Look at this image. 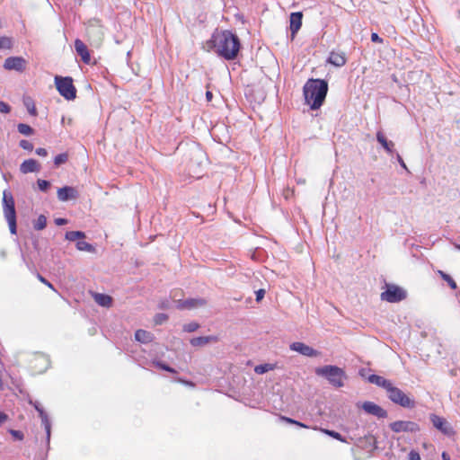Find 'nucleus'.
<instances>
[{
    "mask_svg": "<svg viewBox=\"0 0 460 460\" xmlns=\"http://www.w3.org/2000/svg\"><path fill=\"white\" fill-rule=\"evenodd\" d=\"M208 51H214L225 60H234L240 52L241 42L238 36L228 30L217 29L204 45Z\"/></svg>",
    "mask_w": 460,
    "mask_h": 460,
    "instance_id": "obj_1",
    "label": "nucleus"
},
{
    "mask_svg": "<svg viewBox=\"0 0 460 460\" xmlns=\"http://www.w3.org/2000/svg\"><path fill=\"white\" fill-rule=\"evenodd\" d=\"M328 83L324 79H309L303 87L305 103L313 111L320 109L323 104L327 93Z\"/></svg>",
    "mask_w": 460,
    "mask_h": 460,
    "instance_id": "obj_2",
    "label": "nucleus"
},
{
    "mask_svg": "<svg viewBox=\"0 0 460 460\" xmlns=\"http://www.w3.org/2000/svg\"><path fill=\"white\" fill-rule=\"evenodd\" d=\"M314 373L318 376L324 377L331 385L336 388L344 386V380L347 379L345 371L334 365L316 367Z\"/></svg>",
    "mask_w": 460,
    "mask_h": 460,
    "instance_id": "obj_3",
    "label": "nucleus"
},
{
    "mask_svg": "<svg viewBox=\"0 0 460 460\" xmlns=\"http://www.w3.org/2000/svg\"><path fill=\"white\" fill-rule=\"evenodd\" d=\"M3 208L4 217L9 226L10 233L12 234H16L17 223L15 204L12 193L8 190H4L3 193Z\"/></svg>",
    "mask_w": 460,
    "mask_h": 460,
    "instance_id": "obj_4",
    "label": "nucleus"
},
{
    "mask_svg": "<svg viewBox=\"0 0 460 460\" xmlns=\"http://www.w3.org/2000/svg\"><path fill=\"white\" fill-rule=\"evenodd\" d=\"M54 82L58 92L66 100L73 101L76 98L77 91L71 76L56 75Z\"/></svg>",
    "mask_w": 460,
    "mask_h": 460,
    "instance_id": "obj_5",
    "label": "nucleus"
},
{
    "mask_svg": "<svg viewBox=\"0 0 460 460\" xmlns=\"http://www.w3.org/2000/svg\"><path fill=\"white\" fill-rule=\"evenodd\" d=\"M387 397L394 403L406 409L415 407V400L406 394L402 390L392 385L386 392Z\"/></svg>",
    "mask_w": 460,
    "mask_h": 460,
    "instance_id": "obj_6",
    "label": "nucleus"
},
{
    "mask_svg": "<svg viewBox=\"0 0 460 460\" xmlns=\"http://www.w3.org/2000/svg\"><path fill=\"white\" fill-rule=\"evenodd\" d=\"M406 296L407 292L402 288L394 284H385V291L380 295L381 300L389 303H399Z\"/></svg>",
    "mask_w": 460,
    "mask_h": 460,
    "instance_id": "obj_7",
    "label": "nucleus"
},
{
    "mask_svg": "<svg viewBox=\"0 0 460 460\" xmlns=\"http://www.w3.org/2000/svg\"><path fill=\"white\" fill-rule=\"evenodd\" d=\"M389 428L394 433L407 432L415 434L420 430V425L411 420H396L391 422Z\"/></svg>",
    "mask_w": 460,
    "mask_h": 460,
    "instance_id": "obj_8",
    "label": "nucleus"
},
{
    "mask_svg": "<svg viewBox=\"0 0 460 460\" xmlns=\"http://www.w3.org/2000/svg\"><path fill=\"white\" fill-rule=\"evenodd\" d=\"M30 403L33 405L34 409L38 411L39 416L41 420V423L44 426L46 435H47V444H49L50 434H51V423L49 419L47 412L44 411L43 407L40 405L39 402L30 401Z\"/></svg>",
    "mask_w": 460,
    "mask_h": 460,
    "instance_id": "obj_9",
    "label": "nucleus"
},
{
    "mask_svg": "<svg viewBox=\"0 0 460 460\" xmlns=\"http://www.w3.org/2000/svg\"><path fill=\"white\" fill-rule=\"evenodd\" d=\"M289 349L303 356L309 358H315L320 356L321 352L314 348L305 344L304 342L296 341L289 345Z\"/></svg>",
    "mask_w": 460,
    "mask_h": 460,
    "instance_id": "obj_10",
    "label": "nucleus"
},
{
    "mask_svg": "<svg viewBox=\"0 0 460 460\" xmlns=\"http://www.w3.org/2000/svg\"><path fill=\"white\" fill-rule=\"evenodd\" d=\"M26 63L22 57H9L4 60L3 66L5 70L23 72L26 68Z\"/></svg>",
    "mask_w": 460,
    "mask_h": 460,
    "instance_id": "obj_11",
    "label": "nucleus"
},
{
    "mask_svg": "<svg viewBox=\"0 0 460 460\" xmlns=\"http://www.w3.org/2000/svg\"><path fill=\"white\" fill-rule=\"evenodd\" d=\"M429 419L434 428L444 435L450 436L453 434V429L446 419L436 414H430Z\"/></svg>",
    "mask_w": 460,
    "mask_h": 460,
    "instance_id": "obj_12",
    "label": "nucleus"
},
{
    "mask_svg": "<svg viewBox=\"0 0 460 460\" xmlns=\"http://www.w3.org/2000/svg\"><path fill=\"white\" fill-rule=\"evenodd\" d=\"M361 408L367 413L377 417L378 419H385L387 417V411L382 408L380 405L366 401L361 404Z\"/></svg>",
    "mask_w": 460,
    "mask_h": 460,
    "instance_id": "obj_13",
    "label": "nucleus"
},
{
    "mask_svg": "<svg viewBox=\"0 0 460 460\" xmlns=\"http://www.w3.org/2000/svg\"><path fill=\"white\" fill-rule=\"evenodd\" d=\"M59 201L67 202L69 200L77 199L79 198L78 190L72 186H64L57 191Z\"/></svg>",
    "mask_w": 460,
    "mask_h": 460,
    "instance_id": "obj_14",
    "label": "nucleus"
},
{
    "mask_svg": "<svg viewBox=\"0 0 460 460\" xmlns=\"http://www.w3.org/2000/svg\"><path fill=\"white\" fill-rule=\"evenodd\" d=\"M176 307L179 310H190L199 306L206 305V300L203 298H188L185 300H177Z\"/></svg>",
    "mask_w": 460,
    "mask_h": 460,
    "instance_id": "obj_15",
    "label": "nucleus"
},
{
    "mask_svg": "<svg viewBox=\"0 0 460 460\" xmlns=\"http://www.w3.org/2000/svg\"><path fill=\"white\" fill-rule=\"evenodd\" d=\"M303 20V13L302 12H295L291 13L289 17V29L291 31V36L294 38L298 31L301 29Z\"/></svg>",
    "mask_w": 460,
    "mask_h": 460,
    "instance_id": "obj_16",
    "label": "nucleus"
},
{
    "mask_svg": "<svg viewBox=\"0 0 460 460\" xmlns=\"http://www.w3.org/2000/svg\"><path fill=\"white\" fill-rule=\"evenodd\" d=\"M75 49L84 63L89 64L91 61V55L87 46L79 39L75 40Z\"/></svg>",
    "mask_w": 460,
    "mask_h": 460,
    "instance_id": "obj_17",
    "label": "nucleus"
},
{
    "mask_svg": "<svg viewBox=\"0 0 460 460\" xmlns=\"http://www.w3.org/2000/svg\"><path fill=\"white\" fill-rule=\"evenodd\" d=\"M40 164L35 159L24 160L20 165V171L22 173L38 172L40 171Z\"/></svg>",
    "mask_w": 460,
    "mask_h": 460,
    "instance_id": "obj_18",
    "label": "nucleus"
},
{
    "mask_svg": "<svg viewBox=\"0 0 460 460\" xmlns=\"http://www.w3.org/2000/svg\"><path fill=\"white\" fill-rule=\"evenodd\" d=\"M327 62L336 67H341L346 64L347 58L343 52L332 51L327 58Z\"/></svg>",
    "mask_w": 460,
    "mask_h": 460,
    "instance_id": "obj_19",
    "label": "nucleus"
},
{
    "mask_svg": "<svg viewBox=\"0 0 460 460\" xmlns=\"http://www.w3.org/2000/svg\"><path fill=\"white\" fill-rule=\"evenodd\" d=\"M218 341V337L216 336V335H209V336H199V337H195V338H192L190 341V343L193 346V347H202V346H205L208 343H213V342H217Z\"/></svg>",
    "mask_w": 460,
    "mask_h": 460,
    "instance_id": "obj_20",
    "label": "nucleus"
},
{
    "mask_svg": "<svg viewBox=\"0 0 460 460\" xmlns=\"http://www.w3.org/2000/svg\"><path fill=\"white\" fill-rule=\"evenodd\" d=\"M367 381L370 384H374L379 387L384 388L386 392L389 389V387L393 385V383L390 380L376 374L368 376Z\"/></svg>",
    "mask_w": 460,
    "mask_h": 460,
    "instance_id": "obj_21",
    "label": "nucleus"
},
{
    "mask_svg": "<svg viewBox=\"0 0 460 460\" xmlns=\"http://www.w3.org/2000/svg\"><path fill=\"white\" fill-rule=\"evenodd\" d=\"M376 140L384 147V149L390 155L394 153V142L388 140L383 131L376 132Z\"/></svg>",
    "mask_w": 460,
    "mask_h": 460,
    "instance_id": "obj_22",
    "label": "nucleus"
},
{
    "mask_svg": "<svg viewBox=\"0 0 460 460\" xmlns=\"http://www.w3.org/2000/svg\"><path fill=\"white\" fill-rule=\"evenodd\" d=\"M135 339L138 342L146 344V343L152 342L153 340L155 339V336L150 332L139 329V330L136 331V332H135Z\"/></svg>",
    "mask_w": 460,
    "mask_h": 460,
    "instance_id": "obj_23",
    "label": "nucleus"
},
{
    "mask_svg": "<svg viewBox=\"0 0 460 460\" xmlns=\"http://www.w3.org/2000/svg\"><path fill=\"white\" fill-rule=\"evenodd\" d=\"M88 31L89 33H96L99 39H101L104 34L101 21L98 19L91 20L89 22Z\"/></svg>",
    "mask_w": 460,
    "mask_h": 460,
    "instance_id": "obj_24",
    "label": "nucleus"
},
{
    "mask_svg": "<svg viewBox=\"0 0 460 460\" xmlns=\"http://www.w3.org/2000/svg\"><path fill=\"white\" fill-rule=\"evenodd\" d=\"M94 300L98 305L105 307H109L112 304L111 296L106 294L96 293L94 295Z\"/></svg>",
    "mask_w": 460,
    "mask_h": 460,
    "instance_id": "obj_25",
    "label": "nucleus"
},
{
    "mask_svg": "<svg viewBox=\"0 0 460 460\" xmlns=\"http://www.w3.org/2000/svg\"><path fill=\"white\" fill-rule=\"evenodd\" d=\"M86 237L85 233L83 231H67L65 234V238L67 241L75 242Z\"/></svg>",
    "mask_w": 460,
    "mask_h": 460,
    "instance_id": "obj_26",
    "label": "nucleus"
},
{
    "mask_svg": "<svg viewBox=\"0 0 460 460\" xmlns=\"http://www.w3.org/2000/svg\"><path fill=\"white\" fill-rule=\"evenodd\" d=\"M75 247L78 251H84L88 252H93L95 251V248L93 244L84 241L83 239H80L76 242Z\"/></svg>",
    "mask_w": 460,
    "mask_h": 460,
    "instance_id": "obj_27",
    "label": "nucleus"
},
{
    "mask_svg": "<svg viewBox=\"0 0 460 460\" xmlns=\"http://www.w3.org/2000/svg\"><path fill=\"white\" fill-rule=\"evenodd\" d=\"M17 130L19 133L24 136H31L34 133V129L28 124L19 123L17 125Z\"/></svg>",
    "mask_w": 460,
    "mask_h": 460,
    "instance_id": "obj_28",
    "label": "nucleus"
},
{
    "mask_svg": "<svg viewBox=\"0 0 460 460\" xmlns=\"http://www.w3.org/2000/svg\"><path fill=\"white\" fill-rule=\"evenodd\" d=\"M438 274L441 277V279L443 280H445L452 289H456V288H457L456 282L453 279V278L449 274H447L442 270H438Z\"/></svg>",
    "mask_w": 460,
    "mask_h": 460,
    "instance_id": "obj_29",
    "label": "nucleus"
},
{
    "mask_svg": "<svg viewBox=\"0 0 460 460\" xmlns=\"http://www.w3.org/2000/svg\"><path fill=\"white\" fill-rule=\"evenodd\" d=\"M321 431L326 435H328L329 437L334 438V439H337L339 441H341V442H346V439L339 432L335 431V430H332V429H321Z\"/></svg>",
    "mask_w": 460,
    "mask_h": 460,
    "instance_id": "obj_30",
    "label": "nucleus"
},
{
    "mask_svg": "<svg viewBox=\"0 0 460 460\" xmlns=\"http://www.w3.org/2000/svg\"><path fill=\"white\" fill-rule=\"evenodd\" d=\"M47 226V217L44 215H40L33 224L35 230H42Z\"/></svg>",
    "mask_w": 460,
    "mask_h": 460,
    "instance_id": "obj_31",
    "label": "nucleus"
},
{
    "mask_svg": "<svg viewBox=\"0 0 460 460\" xmlns=\"http://www.w3.org/2000/svg\"><path fill=\"white\" fill-rule=\"evenodd\" d=\"M279 419L286 422V423H288V424H294L297 427H300V428H305V429H309L310 427L301 421H298L296 420H294L292 418H289V417H286V416H280Z\"/></svg>",
    "mask_w": 460,
    "mask_h": 460,
    "instance_id": "obj_32",
    "label": "nucleus"
},
{
    "mask_svg": "<svg viewBox=\"0 0 460 460\" xmlns=\"http://www.w3.org/2000/svg\"><path fill=\"white\" fill-rule=\"evenodd\" d=\"M272 369H273L272 365L266 363V364H261V365L256 366L254 368V371L257 374L261 375V374L267 373L268 371L272 370Z\"/></svg>",
    "mask_w": 460,
    "mask_h": 460,
    "instance_id": "obj_33",
    "label": "nucleus"
},
{
    "mask_svg": "<svg viewBox=\"0 0 460 460\" xmlns=\"http://www.w3.org/2000/svg\"><path fill=\"white\" fill-rule=\"evenodd\" d=\"M67 159H68V155L66 153L58 154V155H56L54 157V164L56 166H59V165L66 163Z\"/></svg>",
    "mask_w": 460,
    "mask_h": 460,
    "instance_id": "obj_34",
    "label": "nucleus"
},
{
    "mask_svg": "<svg viewBox=\"0 0 460 460\" xmlns=\"http://www.w3.org/2000/svg\"><path fill=\"white\" fill-rule=\"evenodd\" d=\"M37 185L40 191L47 192L49 190L51 183L49 181L39 179L37 181Z\"/></svg>",
    "mask_w": 460,
    "mask_h": 460,
    "instance_id": "obj_35",
    "label": "nucleus"
},
{
    "mask_svg": "<svg viewBox=\"0 0 460 460\" xmlns=\"http://www.w3.org/2000/svg\"><path fill=\"white\" fill-rule=\"evenodd\" d=\"M13 47L12 40L8 37H0V49H10Z\"/></svg>",
    "mask_w": 460,
    "mask_h": 460,
    "instance_id": "obj_36",
    "label": "nucleus"
},
{
    "mask_svg": "<svg viewBox=\"0 0 460 460\" xmlns=\"http://www.w3.org/2000/svg\"><path fill=\"white\" fill-rule=\"evenodd\" d=\"M154 364L160 369L170 372V373H176L175 369L167 365L166 363L163 361H154Z\"/></svg>",
    "mask_w": 460,
    "mask_h": 460,
    "instance_id": "obj_37",
    "label": "nucleus"
},
{
    "mask_svg": "<svg viewBox=\"0 0 460 460\" xmlns=\"http://www.w3.org/2000/svg\"><path fill=\"white\" fill-rule=\"evenodd\" d=\"M199 328V324L195 322H191L183 325V331L186 332H193Z\"/></svg>",
    "mask_w": 460,
    "mask_h": 460,
    "instance_id": "obj_38",
    "label": "nucleus"
},
{
    "mask_svg": "<svg viewBox=\"0 0 460 460\" xmlns=\"http://www.w3.org/2000/svg\"><path fill=\"white\" fill-rule=\"evenodd\" d=\"M24 104L28 110V112L32 115V116H36L37 115V111H36V107L34 105V103L31 102V101H25L24 102Z\"/></svg>",
    "mask_w": 460,
    "mask_h": 460,
    "instance_id": "obj_39",
    "label": "nucleus"
},
{
    "mask_svg": "<svg viewBox=\"0 0 460 460\" xmlns=\"http://www.w3.org/2000/svg\"><path fill=\"white\" fill-rule=\"evenodd\" d=\"M19 146L27 151H32L33 150V144L28 140L22 139L20 141Z\"/></svg>",
    "mask_w": 460,
    "mask_h": 460,
    "instance_id": "obj_40",
    "label": "nucleus"
},
{
    "mask_svg": "<svg viewBox=\"0 0 460 460\" xmlns=\"http://www.w3.org/2000/svg\"><path fill=\"white\" fill-rule=\"evenodd\" d=\"M9 433L15 440H22L24 438V435L21 430L10 429Z\"/></svg>",
    "mask_w": 460,
    "mask_h": 460,
    "instance_id": "obj_41",
    "label": "nucleus"
},
{
    "mask_svg": "<svg viewBox=\"0 0 460 460\" xmlns=\"http://www.w3.org/2000/svg\"><path fill=\"white\" fill-rule=\"evenodd\" d=\"M11 111V106L3 101H0V112L7 114Z\"/></svg>",
    "mask_w": 460,
    "mask_h": 460,
    "instance_id": "obj_42",
    "label": "nucleus"
},
{
    "mask_svg": "<svg viewBox=\"0 0 460 460\" xmlns=\"http://www.w3.org/2000/svg\"><path fill=\"white\" fill-rule=\"evenodd\" d=\"M168 319V315L165 314H157L155 317V322L156 324H162Z\"/></svg>",
    "mask_w": 460,
    "mask_h": 460,
    "instance_id": "obj_43",
    "label": "nucleus"
},
{
    "mask_svg": "<svg viewBox=\"0 0 460 460\" xmlns=\"http://www.w3.org/2000/svg\"><path fill=\"white\" fill-rule=\"evenodd\" d=\"M37 279L43 284H45L47 287H49V288H51L52 290H56L54 286L48 280L46 279L42 275H40V273H37Z\"/></svg>",
    "mask_w": 460,
    "mask_h": 460,
    "instance_id": "obj_44",
    "label": "nucleus"
},
{
    "mask_svg": "<svg viewBox=\"0 0 460 460\" xmlns=\"http://www.w3.org/2000/svg\"><path fill=\"white\" fill-rule=\"evenodd\" d=\"M255 296H256V301L257 302H260L261 300H262V298L264 297L265 296V289L263 288H260L258 289L256 292H255Z\"/></svg>",
    "mask_w": 460,
    "mask_h": 460,
    "instance_id": "obj_45",
    "label": "nucleus"
},
{
    "mask_svg": "<svg viewBox=\"0 0 460 460\" xmlns=\"http://www.w3.org/2000/svg\"><path fill=\"white\" fill-rule=\"evenodd\" d=\"M371 41L375 43H383V39L376 32L371 34Z\"/></svg>",
    "mask_w": 460,
    "mask_h": 460,
    "instance_id": "obj_46",
    "label": "nucleus"
},
{
    "mask_svg": "<svg viewBox=\"0 0 460 460\" xmlns=\"http://www.w3.org/2000/svg\"><path fill=\"white\" fill-rule=\"evenodd\" d=\"M409 460H421L420 454L414 450L409 453Z\"/></svg>",
    "mask_w": 460,
    "mask_h": 460,
    "instance_id": "obj_47",
    "label": "nucleus"
},
{
    "mask_svg": "<svg viewBox=\"0 0 460 460\" xmlns=\"http://www.w3.org/2000/svg\"><path fill=\"white\" fill-rule=\"evenodd\" d=\"M36 155L39 156H47L48 155V150L43 147H39L35 150Z\"/></svg>",
    "mask_w": 460,
    "mask_h": 460,
    "instance_id": "obj_48",
    "label": "nucleus"
},
{
    "mask_svg": "<svg viewBox=\"0 0 460 460\" xmlns=\"http://www.w3.org/2000/svg\"><path fill=\"white\" fill-rule=\"evenodd\" d=\"M68 223V220L66 218L58 217L55 219V224L58 226H65Z\"/></svg>",
    "mask_w": 460,
    "mask_h": 460,
    "instance_id": "obj_49",
    "label": "nucleus"
},
{
    "mask_svg": "<svg viewBox=\"0 0 460 460\" xmlns=\"http://www.w3.org/2000/svg\"><path fill=\"white\" fill-rule=\"evenodd\" d=\"M7 420L8 415L4 411H0V426H2Z\"/></svg>",
    "mask_w": 460,
    "mask_h": 460,
    "instance_id": "obj_50",
    "label": "nucleus"
},
{
    "mask_svg": "<svg viewBox=\"0 0 460 460\" xmlns=\"http://www.w3.org/2000/svg\"><path fill=\"white\" fill-rule=\"evenodd\" d=\"M396 157H397V161H398V163L400 164V165H401L402 168H404V169H406V170H407L406 164H405L404 161L402 160V156H401L399 154H397V155H396Z\"/></svg>",
    "mask_w": 460,
    "mask_h": 460,
    "instance_id": "obj_51",
    "label": "nucleus"
},
{
    "mask_svg": "<svg viewBox=\"0 0 460 460\" xmlns=\"http://www.w3.org/2000/svg\"><path fill=\"white\" fill-rule=\"evenodd\" d=\"M36 360H40V361L45 362L46 365H47L45 368L48 367V366H49V359L47 358H45L43 356H40V357L37 358Z\"/></svg>",
    "mask_w": 460,
    "mask_h": 460,
    "instance_id": "obj_52",
    "label": "nucleus"
},
{
    "mask_svg": "<svg viewBox=\"0 0 460 460\" xmlns=\"http://www.w3.org/2000/svg\"><path fill=\"white\" fill-rule=\"evenodd\" d=\"M160 308L162 309H168L169 308V301L162 302L160 305Z\"/></svg>",
    "mask_w": 460,
    "mask_h": 460,
    "instance_id": "obj_53",
    "label": "nucleus"
},
{
    "mask_svg": "<svg viewBox=\"0 0 460 460\" xmlns=\"http://www.w3.org/2000/svg\"><path fill=\"white\" fill-rule=\"evenodd\" d=\"M442 460H450V456L447 452H443L441 455Z\"/></svg>",
    "mask_w": 460,
    "mask_h": 460,
    "instance_id": "obj_54",
    "label": "nucleus"
},
{
    "mask_svg": "<svg viewBox=\"0 0 460 460\" xmlns=\"http://www.w3.org/2000/svg\"><path fill=\"white\" fill-rule=\"evenodd\" d=\"M212 97H213L212 93H211V92H209V91H208V92L206 93V98H207V100H208V101H211V100H212Z\"/></svg>",
    "mask_w": 460,
    "mask_h": 460,
    "instance_id": "obj_55",
    "label": "nucleus"
},
{
    "mask_svg": "<svg viewBox=\"0 0 460 460\" xmlns=\"http://www.w3.org/2000/svg\"><path fill=\"white\" fill-rule=\"evenodd\" d=\"M454 246L456 249L459 250L460 251V244L459 243H453Z\"/></svg>",
    "mask_w": 460,
    "mask_h": 460,
    "instance_id": "obj_56",
    "label": "nucleus"
}]
</instances>
